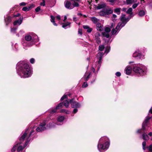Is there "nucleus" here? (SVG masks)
<instances>
[{"label":"nucleus","instance_id":"1","mask_svg":"<svg viewBox=\"0 0 152 152\" xmlns=\"http://www.w3.org/2000/svg\"><path fill=\"white\" fill-rule=\"evenodd\" d=\"M35 126L26 129L23 134L19 138L17 143L18 144L17 151L19 152L25 148L31 140V136L34 134Z\"/></svg>","mask_w":152,"mask_h":152},{"label":"nucleus","instance_id":"2","mask_svg":"<svg viewBox=\"0 0 152 152\" xmlns=\"http://www.w3.org/2000/svg\"><path fill=\"white\" fill-rule=\"evenodd\" d=\"M16 69L17 73L21 78L28 77L31 75V69L24 61H20L17 63Z\"/></svg>","mask_w":152,"mask_h":152},{"label":"nucleus","instance_id":"3","mask_svg":"<svg viewBox=\"0 0 152 152\" xmlns=\"http://www.w3.org/2000/svg\"><path fill=\"white\" fill-rule=\"evenodd\" d=\"M25 40L22 42L25 49L26 48L31 46L35 42L39 41L38 37L36 35H34L33 37L31 36L30 34H27L25 36Z\"/></svg>","mask_w":152,"mask_h":152},{"label":"nucleus","instance_id":"4","mask_svg":"<svg viewBox=\"0 0 152 152\" xmlns=\"http://www.w3.org/2000/svg\"><path fill=\"white\" fill-rule=\"evenodd\" d=\"M110 145V140L106 136L101 137L99 139L97 145L98 150L101 152L102 150L106 151L109 148Z\"/></svg>","mask_w":152,"mask_h":152},{"label":"nucleus","instance_id":"5","mask_svg":"<svg viewBox=\"0 0 152 152\" xmlns=\"http://www.w3.org/2000/svg\"><path fill=\"white\" fill-rule=\"evenodd\" d=\"M150 117H147L146 118L145 121L142 123V128L138 129L137 132L139 133H143L142 135V139L145 140H148L149 139V137L152 136V132H150L148 134L145 132V126L147 125V124L150 119Z\"/></svg>","mask_w":152,"mask_h":152},{"label":"nucleus","instance_id":"6","mask_svg":"<svg viewBox=\"0 0 152 152\" xmlns=\"http://www.w3.org/2000/svg\"><path fill=\"white\" fill-rule=\"evenodd\" d=\"M48 123L47 120H44L42 122L40 123L36 129V131L38 132H42L45 130L46 129V124ZM61 125V124H55L53 122L50 123L48 124L46 126L49 128H51L54 127L55 126V125Z\"/></svg>","mask_w":152,"mask_h":152},{"label":"nucleus","instance_id":"7","mask_svg":"<svg viewBox=\"0 0 152 152\" xmlns=\"http://www.w3.org/2000/svg\"><path fill=\"white\" fill-rule=\"evenodd\" d=\"M125 15H122L121 18V22L119 23L115 29L112 30L111 33L112 35L116 34L124 26L126 23L129 20V19H127L125 18Z\"/></svg>","mask_w":152,"mask_h":152},{"label":"nucleus","instance_id":"8","mask_svg":"<svg viewBox=\"0 0 152 152\" xmlns=\"http://www.w3.org/2000/svg\"><path fill=\"white\" fill-rule=\"evenodd\" d=\"M146 69V67L142 64L135 65L133 69L136 75L139 77L144 75Z\"/></svg>","mask_w":152,"mask_h":152},{"label":"nucleus","instance_id":"9","mask_svg":"<svg viewBox=\"0 0 152 152\" xmlns=\"http://www.w3.org/2000/svg\"><path fill=\"white\" fill-rule=\"evenodd\" d=\"M104 55V53L102 52L99 53L97 55L96 58L98 60L96 62L93 63V64L92 70L94 72L95 69L98 71L100 69L102 62V58Z\"/></svg>","mask_w":152,"mask_h":152},{"label":"nucleus","instance_id":"10","mask_svg":"<svg viewBox=\"0 0 152 152\" xmlns=\"http://www.w3.org/2000/svg\"><path fill=\"white\" fill-rule=\"evenodd\" d=\"M106 6L105 4H98L97 6V8L98 9L103 8L102 11L99 12V14L100 16H104L106 15L112 14L113 13V10L108 7H106Z\"/></svg>","mask_w":152,"mask_h":152},{"label":"nucleus","instance_id":"11","mask_svg":"<svg viewBox=\"0 0 152 152\" xmlns=\"http://www.w3.org/2000/svg\"><path fill=\"white\" fill-rule=\"evenodd\" d=\"M74 99H70L69 103L71 104V107L74 108H79L81 105L79 103L77 102L74 101Z\"/></svg>","mask_w":152,"mask_h":152},{"label":"nucleus","instance_id":"12","mask_svg":"<svg viewBox=\"0 0 152 152\" xmlns=\"http://www.w3.org/2000/svg\"><path fill=\"white\" fill-rule=\"evenodd\" d=\"M133 56L134 57H137L140 59H144V56L142 54L139 50H136L133 54Z\"/></svg>","mask_w":152,"mask_h":152},{"label":"nucleus","instance_id":"13","mask_svg":"<svg viewBox=\"0 0 152 152\" xmlns=\"http://www.w3.org/2000/svg\"><path fill=\"white\" fill-rule=\"evenodd\" d=\"M64 105L63 103H61L59 104L56 107V109H50L47 111L48 113H50L49 115H50L51 114L55 113L56 112V110L59 109L62 107Z\"/></svg>","mask_w":152,"mask_h":152},{"label":"nucleus","instance_id":"14","mask_svg":"<svg viewBox=\"0 0 152 152\" xmlns=\"http://www.w3.org/2000/svg\"><path fill=\"white\" fill-rule=\"evenodd\" d=\"M64 4L65 7L67 9L71 10L73 8V6L70 1L66 0L65 1Z\"/></svg>","mask_w":152,"mask_h":152},{"label":"nucleus","instance_id":"15","mask_svg":"<svg viewBox=\"0 0 152 152\" xmlns=\"http://www.w3.org/2000/svg\"><path fill=\"white\" fill-rule=\"evenodd\" d=\"M100 35L99 32H96L95 34V39L96 42L98 44H99L101 42V41L100 38Z\"/></svg>","mask_w":152,"mask_h":152},{"label":"nucleus","instance_id":"16","mask_svg":"<svg viewBox=\"0 0 152 152\" xmlns=\"http://www.w3.org/2000/svg\"><path fill=\"white\" fill-rule=\"evenodd\" d=\"M91 75V72L88 73V72H86L83 78L84 80L87 81L89 79V78L90 77Z\"/></svg>","mask_w":152,"mask_h":152},{"label":"nucleus","instance_id":"17","mask_svg":"<svg viewBox=\"0 0 152 152\" xmlns=\"http://www.w3.org/2000/svg\"><path fill=\"white\" fill-rule=\"evenodd\" d=\"M12 17L10 16H8L7 18H4V20L6 24L8 25L12 21Z\"/></svg>","mask_w":152,"mask_h":152},{"label":"nucleus","instance_id":"18","mask_svg":"<svg viewBox=\"0 0 152 152\" xmlns=\"http://www.w3.org/2000/svg\"><path fill=\"white\" fill-rule=\"evenodd\" d=\"M132 8H130L126 11V13L128 14H130V15L129 16V18H126V19H129V20L130 19L131 17V15L132 14ZM125 18H126L125 17Z\"/></svg>","mask_w":152,"mask_h":152},{"label":"nucleus","instance_id":"19","mask_svg":"<svg viewBox=\"0 0 152 152\" xmlns=\"http://www.w3.org/2000/svg\"><path fill=\"white\" fill-rule=\"evenodd\" d=\"M22 19L21 18H20L18 20H16L13 23L14 25L15 26L18 25L19 26L22 23Z\"/></svg>","mask_w":152,"mask_h":152},{"label":"nucleus","instance_id":"20","mask_svg":"<svg viewBox=\"0 0 152 152\" xmlns=\"http://www.w3.org/2000/svg\"><path fill=\"white\" fill-rule=\"evenodd\" d=\"M125 70L127 75H130L132 72V68L130 66H127Z\"/></svg>","mask_w":152,"mask_h":152},{"label":"nucleus","instance_id":"21","mask_svg":"<svg viewBox=\"0 0 152 152\" xmlns=\"http://www.w3.org/2000/svg\"><path fill=\"white\" fill-rule=\"evenodd\" d=\"M83 28L87 30V32L88 33H90L91 32L92 30V29L91 28H90L88 26L86 25H84L83 26Z\"/></svg>","mask_w":152,"mask_h":152},{"label":"nucleus","instance_id":"22","mask_svg":"<svg viewBox=\"0 0 152 152\" xmlns=\"http://www.w3.org/2000/svg\"><path fill=\"white\" fill-rule=\"evenodd\" d=\"M97 30L99 31H102L103 30V27L100 23H98L96 25Z\"/></svg>","mask_w":152,"mask_h":152},{"label":"nucleus","instance_id":"23","mask_svg":"<svg viewBox=\"0 0 152 152\" xmlns=\"http://www.w3.org/2000/svg\"><path fill=\"white\" fill-rule=\"evenodd\" d=\"M135 2L134 0H126V1L124 2L125 4L127 5L131 4Z\"/></svg>","mask_w":152,"mask_h":152},{"label":"nucleus","instance_id":"24","mask_svg":"<svg viewBox=\"0 0 152 152\" xmlns=\"http://www.w3.org/2000/svg\"><path fill=\"white\" fill-rule=\"evenodd\" d=\"M71 23L69 22H67L66 23H64L62 24V27L65 29L66 28V27L67 26H69V27H70V25Z\"/></svg>","mask_w":152,"mask_h":152},{"label":"nucleus","instance_id":"25","mask_svg":"<svg viewBox=\"0 0 152 152\" xmlns=\"http://www.w3.org/2000/svg\"><path fill=\"white\" fill-rule=\"evenodd\" d=\"M64 119V116H60L57 118V121L58 122H62Z\"/></svg>","mask_w":152,"mask_h":152},{"label":"nucleus","instance_id":"26","mask_svg":"<svg viewBox=\"0 0 152 152\" xmlns=\"http://www.w3.org/2000/svg\"><path fill=\"white\" fill-rule=\"evenodd\" d=\"M146 13V11L143 10H140L139 12L138 15L139 16L142 17L144 16Z\"/></svg>","mask_w":152,"mask_h":152},{"label":"nucleus","instance_id":"27","mask_svg":"<svg viewBox=\"0 0 152 152\" xmlns=\"http://www.w3.org/2000/svg\"><path fill=\"white\" fill-rule=\"evenodd\" d=\"M71 111L66 110L62 109L60 110V113H63L67 114H69L71 113Z\"/></svg>","mask_w":152,"mask_h":152},{"label":"nucleus","instance_id":"28","mask_svg":"<svg viewBox=\"0 0 152 152\" xmlns=\"http://www.w3.org/2000/svg\"><path fill=\"white\" fill-rule=\"evenodd\" d=\"M50 18H51V22L53 23V24L54 26H57V24L55 23V18L53 16L51 15Z\"/></svg>","mask_w":152,"mask_h":152},{"label":"nucleus","instance_id":"29","mask_svg":"<svg viewBox=\"0 0 152 152\" xmlns=\"http://www.w3.org/2000/svg\"><path fill=\"white\" fill-rule=\"evenodd\" d=\"M70 99H68V100H66L64 102V105L67 108L68 107L69 105V100Z\"/></svg>","mask_w":152,"mask_h":152},{"label":"nucleus","instance_id":"30","mask_svg":"<svg viewBox=\"0 0 152 152\" xmlns=\"http://www.w3.org/2000/svg\"><path fill=\"white\" fill-rule=\"evenodd\" d=\"M102 35L103 37H106L107 38H108L109 37V33L105 32V31L102 32Z\"/></svg>","mask_w":152,"mask_h":152},{"label":"nucleus","instance_id":"31","mask_svg":"<svg viewBox=\"0 0 152 152\" xmlns=\"http://www.w3.org/2000/svg\"><path fill=\"white\" fill-rule=\"evenodd\" d=\"M18 144L17 143L12 148L11 150V151L12 152H14L15 151L16 149L17 148V147H18Z\"/></svg>","mask_w":152,"mask_h":152},{"label":"nucleus","instance_id":"32","mask_svg":"<svg viewBox=\"0 0 152 152\" xmlns=\"http://www.w3.org/2000/svg\"><path fill=\"white\" fill-rule=\"evenodd\" d=\"M91 21L94 23H96L98 22V19L94 17H92L91 18Z\"/></svg>","mask_w":152,"mask_h":152},{"label":"nucleus","instance_id":"33","mask_svg":"<svg viewBox=\"0 0 152 152\" xmlns=\"http://www.w3.org/2000/svg\"><path fill=\"white\" fill-rule=\"evenodd\" d=\"M121 9L120 8H116L115 9L114 12L118 15H119L120 13V10Z\"/></svg>","mask_w":152,"mask_h":152},{"label":"nucleus","instance_id":"34","mask_svg":"<svg viewBox=\"0 0 152 152\" xmlns=\"http://www.w3.org/2000/svg\"><path fill=\"white\" fill-rule=\"evenodd\" d=\"M72 5L73 6V8L74 7H78L79 6V4L75 1H74L73 2L72 4Z\"/></svg>","mask_w":152,"mask_h":152},{"label":"nucleus","instance_id":"35","mask_svg":"<svg viewBox=\"0 0 152 152\" xmlns=\"http://www.w3.org/2000/svg\"><path fill=\"white\" fill-rule=\"evenodd\" d=\"M146 142L145 141H143L142 143V148L144 150L146 149Z\"/></svg>","mask_w":152,"mask_h":152},{"label":"nucleus","instance_id":"36","mask_svg":"<svg viewBox=\"0 0 152 152\" xmlns=\"http://www.w3.org/2000/svg\"><path fill=\"white\" fill-rule=\"evenodd\" d=\"M146 148L148 150L151 152H152V145H150L149 146H148Z\"/></svg>","mask_w":152,"mask_h":152},{"label":"nucleus","instance_id":"37","mask_svg":"<svg viewBox=\"0 0 152 152\" xmlns=\"http://www.w3.org/2000/svg\"><path fill=\"white\" fill-rule=\"evenodd\" d=\"M104 48V46L103 45H100L99 46V49L100 51H102Z\"/></svg>","mask_w":152,"mask_h":152},{"label":"nucleus","instance_id":"38","mask_svg":"<svg viewBox=\"0 0 152 152\" xmlns=\"http://www.w3.org/2000/svg\"><path fill=\"white\" fill-rule=\"evenodd\" d=\"M23 10L25 11H27L29 10V8L25 7H23L22 9Z\"/></svg>","mask_w":152,"mask_h":152},{"label":"nucleus","instance_id":"39","mask_svg":"<svg viewBox=\"0 0 152 152\" xmlns=\"http://www.w3.org/2000/svg\"><path fill=\"white\" fill-rule=\"evenodd\" d=\"M110 31V28L109 27H107L105 29V32L108 33Z\"/></svg>","mask_w":152,"mask_h":152},{"label":"nucleus","instance_id":"40","mask_svg":"<svg viewBox=\"0 0 152 152\" xmlns=\"http://www.w3.org/2000/svg\"><path fill=\"white\" fill-rule=\"evenodd\" d=\"M88 86V84H87V83L86 82H84L83 83V85H82V87L83 88H86Z\"/></svg>","mask_w":152,"mask_h":152},{"label":"nucleus","instance_id":"41","mask_svg":"<svg viewBox=\"0 0 152 152\" xmlns=\"http://www.w3.org/2000/svg\"><path fill=\"white\" fill-rule=\"evenodd\" d=\"M17 28H13L11 29V32L12 33H15L17 29Z\"/></svg>","mask_w":152,"mask_h":152},{"label":"nucleus","instance_id":"42","mask_svg":"<svg viewBox=\"0 0 152 152\" xmlns=\"http://www.w3.org/2000/svg\"><path fill=\"white\" fill-rule=\"evenodd\" d=\"M67 98V95H63L61 99V100L62 101L64 99Z\"/></svg>","mask_w":152,"mask_h":152},{"label":"nucleus","instance_id":"43","mask_svg":"<svg viewBox=\"0 0 152 152\" xmlns=\"http://www.w3.org/2000/svg\"><path fill=\"white\" fill-rule=\"evenodd\" d=\"M42 2H41L40 5L41 6H44L45 5V0H42Z\"/></svg>","mask_w":152,"mask_h":152},{"label":"nucleus","instance_id":"44","mask_svg":"<svg viewBox=\"0 0 152 152\" xmlns=\"http://www.w3.org/2000/svg\"><path fill=\"white\" fill-rule=\"evenodd\" d=\"M41 9V7L40 6L36 8L35 9V11L36 12H38L39 10H40Z\"/></svg>","mask_w":152,"mask_h":152},{"label":"nucleus","instance_id":"45","mask_svg":"<svg viewBox=\"0 0 152 152\" xmlns=\"http://www.w3.org/2000/svg\"><path fill=\"white\" fill-rule=\"evenodd\" d=\"M138 4L139 3L134 4L133 5L132 7L133 9H135L137 6Z\"/></svg>","mask_w":152,"mask_h":152},{"label":"nucleus","instance_id":"46","mask_svg":"<svg viewBox=\"0 0 152 152\" xmlns=\"http://www.w3.org/2000/svg\"><path fill=\"white\" fill-rule=\"evenodd\" d=\"M77 108H75L73 110V111L72 112V113L74 114H75V113H76L78 111V110L77 109Z\"/></svg>","mask_w":152,"mask_h":152},{"label":"nucleus","instance_id":"47","mask_svg":"<svg viewBox=\"0 0 152 152\" xmlns=\"http://www.w3.org/2000/svg\"><path fill=\"white\" fill-rule=\"evenodd\" d=\"M115 75L117 77H120L121 75V73L120 72H117L116 73Z\"/></svg>","mask_w":152,"mask_h":152},{"label":"nucleus","instance_id":"48","mask_svg":"<svg viewBox=\"0 0 152 152\" xmlns=\"http://www.w3.org/2000/svg\"><path fill=\"white\" fill-rule=\"evenodd\" d=\"M35 60L33 58H31L30 60V62L31 64H33Z\"/></svg>","mask_w":152,"mask_h":152},{"label":"nucleus","instance_id":"49","mask_svg":"<svg viewBox=\"0 0 152 152\" xmlns=\"http://www.w3.org/2000/svg\"><path fill=\"white\" fill-rule=\"evenodd\" d=\"M26 5V3H25V2H23L21 3L20 4V6H24Z\"/></svg>","mask_w":152,"mask_h":152},{"label":"nucleus","instance_id":"50","mask_svg":"<svg viewBox=\"0 0 152 152\" xmlns=\"http://www.w3.org/2000/svg\"><path fill=\"white\" fill-rule=\"evenodd\" d=\"M78 33L79 34H80V35L82 34V29H79Z\"/></svg>","mask_w":152,"mask_h":152},{"label":"nucleus","instance_id":"51","mask_svg":"<svg viewBox=\"0 0 152 152\" xmlns=\"http://www.w3.org/2000/svg\"><path fill=\"white\" fill-rule=\"evenodd\" d=\"M34 5L31 4L30 6L28 7L29 8V10L31 8H34Z\"/></svg>","mask_w":152,"mask_h":152},{"label":"nucleus","instance_id":"52","mask_svg":"<svg viewBox=\"0 0 152 152\" xmlns=\"http://www.w3.org/2000/svg\"><path fill=\"white\" fill-rule=\"evenodd\" d=\"M110 51V49L109 48H107L106 49L105 51V53H106V54H107Z\"/></svg>","mask_w":152,"mask_h":152},{"label":"nucleus","instance_id":"53","mask_svg":"<svg viewBox=\"0 0 152 152\" xmlns=\"http://www.w3.org/2000/svg\"><path fill=\"white\" fill-rule=\"evenodd\" d=\"M56 18L58 20H59L61 19V17L60 15L57 16L56 17Z\"/></svg>","mask_w":152,"mask_h":152},{"label":"nucleus","instance_id":"54","mask_svg":"<svg viewBox=\"0 0 152 152\" xmlns=\"http://www.w3.org/2000/svg\"><path fill=\"white\" fill-rule=\"evenodd\" d=\"M67 19V17L66 16H65L64 17V19L63 20V21L64 22V23H65L66 20Z\"/></svg>","mask_w":152,"mask_h":152},{"label":"nucleus","instance_id":"55","mask_svg":"<svg viewBox=\"0 0 152 152\" xmlns=\"http://www.w3.org/2000/svg\"><path fill=\"white\" fill-rule=\"evenodd\" d=\"M107 1L113 3V2L115 0H107Z\"/></svg>","mask_w":152,"mask_h":152},{"label":"nucleus","instance_id":"56","mask_svg":"<svg viewBox=\"0 0 152 152\" xmlns=\"http://www.w3.org/2000/svg\"><path fill=\"white\" fill-rule=\"evenodd\" d=\"M126 8H123L122 9V11H124V12L126 11Z\"/></svg>","mask_w":152,"mask_h":152},{"label":"nucleus","instance_id":"57","mask_svg":"<svg viewBox=\"0 0 152 152\" xmlns=\"http://www.w3.org/2000/svg\"><path fill=\"white\" fill-rule=\"evenodd\" d=\"M73 20L74 21H76L77 20V19L76 18L74 17L73 18Z\"/></svg>","mask_w":152,"mask_h":152},{"label":"nucleus","instance_id":"58","mask_svg":"<svg viewBox=\"0 0 152 152\" xmlns=\"http://www.w3.org/2000/svg\"><path fill=\"white\" fill-rule=\"evenodd\" d=\"M24 32L23 31H20L19 33V34H22V33H24Z\"/></svg>","mask_w":152,"mask_h":152},{"label":"nucleus","instance_id":"59","mask_svg":"<svg viewBox=\"0 0 152 152\" xmlns=\"http://www.w3.org/2000/svg\"><path fill=\"white\" fill-rule=\"evenodd\" d=\"M113 18H115L116 17V15L115 14H113Z\"/></svg>","mask_w":152,"mask_h":152},{"label":"nucleus","instance_id":"60","mask_svg":"<svg viewBox=\"0 0 152 152\" xmlns=\"http://www.w3.org/2000/svg\"><path fill=\"white\" fill-rule=\"evenodd\" d=\"M20 15V14L19 13H18L15 16V17H18L19 15Z\"/></svg>","mask_w":152,"mask_h":152},{"label":"nucleus","instance_id":"61","mask_svg":"<svg viewBox=\"0 0 152 152\" xmlns=\"http://www.w3.org/2000/svg\"><path fill=\"white\" fill-rule=\"evenodd\" d=\"M149 112L152 114V107H151L149 111Z\"/></svg>","mask_w":152,"mask_h":152},{"label":"nucleus","instance_id":"62","mask_svg":"<svg viewBox=\"0 0 152 152\" xmlns=\"http://www.w3.org/2000/svg\"><path fill=\"white\" fill-rule=\"evenodd\" d=\"M114 24L113 23H112L111 25V28H112Z\"/></svg>","mask_w":152,"mask_h":152},{"label":"nucleus","instance_id":"63","mask_svg":"<svg viewBox=\"0 0 152 152\" xmlns=\"http://www.w3.org/2000/svg\"><path fill=\"white\" fill-rule=\"evenodd\" d=\"M77 15H82V14L81 13H78L77 14Z\"/></svg>","mask_w":152,"mask_h":152},{"label":"nucleus","instance_id":"64","mask_svg":"<svg viewBox=\"0 0 152 152\" xmlns=\"http://www.w3.org/2000/svg\"><path fill=\"white\" fill-rule=\"evenodd\" d=\"M92 0H88V2H90Z\"/></svg>","mask_w":152,"mask_h":152}]
</instances>
